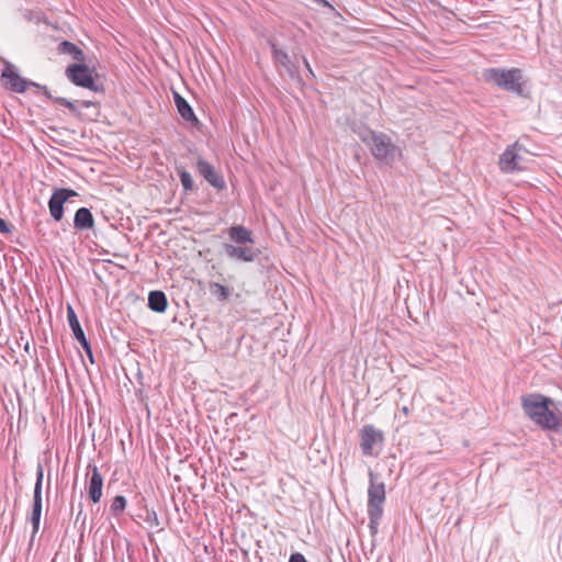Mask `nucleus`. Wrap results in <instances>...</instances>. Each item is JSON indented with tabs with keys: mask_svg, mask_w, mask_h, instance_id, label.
I'll return each instance as SVG.
<instances>
[{
	"mask_svg": "<svg viewBox=\"0 0 562 562\" xmlns=\"http://www.w3.org/2000/svg\"><path fill=\"white\" fill-rule=\"evenodd\" d=\"M552 404L551 398L541 394H528L521 397L525 414L546 430H557L560 427V418L550 409Z\"/></svg>",
	"mask_w": 562,
	"mask_h": 562,
	"instance_id": "1",
	"label": "nucleus"
},
{
	"mask_svg": "<svg viewBox=\"0 0 562 562\" xmlns=\"http://www.w3.org/2000/svg\"><path fill=\"white\" fill-rule=\"evenodd\" d=\"M483 79L503 90L521 95L524 92L522 71L519 68H487L482 72Z\"/></svg>",
	"mask_w": 562,
	"mask_h": 562,
	"instance_id": "2",
	"label": "nucleus"
},
{
	"mask_svg": "<svg viewBox=\"0 0 562 562\" xmlns=\"http://www.w3.org/2000/svg\"><path fill=\"white\" fill-rule=\"evenodd\" d=\"M361 140L370 147L372 156L379 161L390 164L401 156V149L386 134L370 131L361 136Z\"/></svg>",
	"mask_w": 562,
	"mask_h": 562,
	"instance_id": "3",
	"label": "nucleus"
},
{
	"mask_svg": "<svg viewBox=\"0 0 562 562\" xmlns=\"http://www.w3.org/2000/svg\"><path fill=\"white\" fill-rule=\"evenodd\" d=\"M370 486L368 488V516L370 528L375 529L383 514V504L385 502V485L383 482L374 481V473L369 472Z\"/></svg>",
	"mask_w": 562,
	"mask_h": 562,
	"instance_id": "4",
	"label": "nucleus"
},
{
	"mask_svg": "<svg viewBox=\"0 0 562 562\" xmlns=\"http://www.w3.org/2000/svg\"><path fill=\"white\" fill-rule=\"evenodd\" d=\"M528 151L518 143L506 148L498 160L499 169L503 172L512 173L527 168Z\"/></svg>",
	"mask_w": 562,
	"mask_h": 562,
	"instance_id": "5",
	"label": "nucleus"
},
{
	"mask_svg": "<svg viewBox=\"0 0 562 562\" xmlns=\"http://www.w3.org/2000/svg\"><path fill=\"white\" fill-rule=\"evenodd\" d=\"M92 72L93 70L90 69L85 63L71 64L65 70L66 77L74 85L92 90L94 92L102 91V87L95 83Z\"/></svg>",
	"mask_w": 562,
	"mask_h": 562,
	"instance_id": "6",
	"label": "nucleus"
},
{
	"mask_svg": "<svg viewBox=\"0 0 562 562\" xmlns=\"http://www.w3.org/2000/svg\"><path fill=\"white\" fill-rule=\"evenodd\" d=\"M359 435L362 454L367 457L378 456V452H374V446L382 443V431L378 430L372 425H366L360 429Z\"/></svg>",
	"mask_w": 562,
	"mask_h": 562,
	"instance_id": "7",
	"label": "nucleus"
},
{
	"mask_svg": "<svg viewBox=\"0 0 562 562\" xmlns=\"http://www.w3.org/2000/svg\"><path fill=\"white\" fill-rule=\"evenodd\" d=\"M77 195H78V193L72 189H66V188L56 189L53 192V194L48 201V209H49L50 216L57 222L60 221L64 216V204L70 198H74Z\"/></svg>",
	"mask_w": 562,
	"mask_h": 562,
	"instance_id": "8",
	"label": "nucleus"
},
{
	"mask_svg": "<svg viewBox=\"0 0 562 562\" xmlns=\"http://www.w3.org/2000/svg\"><path fill=\"white\" fill-rule=\"evenodd\" d=\"M2 78L5 80V87L13 92L23 93L30 86L38 87L35 82H32L21 77L14 69L13 65L7 64L2 70Z\"/></svg>",
	"mask_w": 562,
	"mask_h": 562,
	"instance_id": "9",
	"label": "nucleus"
},
{
	"mask_svg": "<svg viewBox=\"0 0 562 562\" xmlns=\"http://www.w3.org/2000/svg\"><path fill=\"white\" fill-rule=\"evenodd\" d=\"M222 247L228 258L237 261L251 262L257 257V251L249 245L225 243Z\"/></svg>",
	"mask_w": 562,
	"mask_h": 562,
	"instance_id": "10",
	"label": "nucleus"
},
{
	"mask_svg": "<svg viewBox=\"0 0 562 562\" xmlns=\"http://www.w3.org/2000/svg\"><path fill=\"white\" fill-rule=\"evenodd\" d=\"M198 172L214 188L223 190L225 188V180L217 173L214 167L203 158L196 161Z\"/></svg>",
	"mask_w": 562,
	"mask_h": 562,
	"instance_id": "11",
	"label": "nucleus"
},
{
	"mask_svg": "<svg viewBox=\"0 0 562 562\" xmlns=\"http://www.w3.org/2000/svg\"><path fill=\"white\" fill-rule=\"evenodd\" d=\"M88 468L91 471L88 486L89 497L93 503H98L102 497L103 477L95 464H89Z\"/></svg>",
	"mask_w": 562,
	"mask_h": 562,
	"instance_id": "12",
	"label": "nucleus"
},
{
	"mask_svg": "<svg viewBox=\"0 0 562 562\" xmlns=\"http://www.w3.org/2000/svg\"><path fill=\"white\" fill-rule=\"evenodd\" d=\"M229 244L249 245L255 244L254 234L250 229L243 225H234L227 229Z\"/></svg>",
	"mask_w": 562,
	"mask_h": 562,
	"instance_id": "13",
	"label": "nucleus"
},
{
	"mask_svg": "<svg viewBox=\"0 0 562 562\" xmlns=\"http://www.w3.org/2000/svg\"><path fill=\"white\" fill-rule=\"evenodd\" d=\"M74 227L78 231L91 229L94 227V218L91 211L87 207H80L75 213Z\"/></svg>",
	"mask_w": 562,
	"mask_h": 562,
	"instance_id": "14",
	"label": "nucleus"
},
{
	"mask_svg": "<svg viewBox=\"0 0 562 562\" xmlns=\"http://www.w3.org/2000/svg\"><path fill=\"white\" fill-rule=\"evenodd\" d=\"M173 99H175L177 110H178L179 114L181 115V117L183 120H186L187 122H190V123L196 125L199 123V121H198L192 108L187 102V100L183 97H181L178 92H173Z\"/></svg>",
	"mask_w": 562,
	"mask_h": 562,
	"instance_id": "15",
	"label": "nucleus"
},
{
	"mask_svg": "<svg viewBox=\"0 0 562 562\" xmlns=\"http://www.w3.org/2000/svg\"><path fill=\"white\" fill-rule=\"evenodd\" d=\"M148 306L151 311L162 313L168 306L167 296L162 291H151L148 295Z\"/></svg>",
	"mask_w": 562,
	"mask_h": 562,
	"instance_id": "16",
	"label": "nucleus"
},
{
	"mask_svg": "<svg viewBox=\"0 0 562 562\" xmlns=\"http://www.w3.org/2000/svg\"><path fill=\"white\" fill-rule=\"evenodd\" d=\"M58 52L61 54L71 55L72 58L77 61L76 64L85 63L86 55L81 48L75 45L71 42L63 41L58 45Z\"/></svg>",
	"mask_w": 562,
	"mask_h": 562,
	"instance_id": "17",
	"label": "nucleus"
},
{
	"mask_svg": "<svg viewBox=\"0 0 562 562\" xmlns=\"http://www.w3.org/2000/svg\"><path fill=\"white\" fill-rule=\"evenodd\" d=\"M67 319L76 339L85 335L83 329L81 328L79 319L76 315V312L71 305H68L67 307Z\"/></svg>",
	"mask_w": 562,
	"mask_h": 562,
	"instance_id": "18",
	"label": "nucleus"
},
{
	"mask_svg": "<svg viewBox=\"0 0 562 562\" xmlns=\"http://www.w3.org/2000/svg\"><path fill=\"white\" fill-rule=\"evenodd\" d=\"M42 484H43V468L41 464L36 471V482L34 486L33 506L42 507Z\"/></svg>",
	"mask_w": 562,
	"mask_h": 562,
	"instance_id": "19",
	"label": "nucleus"
},
{
	"mask_svg": "<svg viewBox=\"0 0 562 562\" xmlns=\"http://www.w3.org/2000/svg\"><path fill=\"white\" fill-rule=\"evenodd\" d=\"M210 291L213 295H215L220 301H226L228 300L229 295H231V290L229 288L221 284V283H216V282H213L210 284Z\"/></svg>",
	"mask_w": 562,
	"mask_h": 562,
	"instance_id": "20",
	"label": "nucleus"
},
{
	"mask_svg": "<svg viewBox=\"0 0 562 562\" xmlns=\"http://www.w3.org/2000/svg\"><path fill=\"white\" fill-rule=\"evenodd\" d=\"M127 501L124 496L117 495L112 499L110 512L113 516H120L126 508Z\"/></svg>",
	"mask_w": 562,
	"mask_h": 562,
	"instance_id": "21",
	"label": "nucleus"
},
{
	"mask_svg": "<svg viewBox=\"0 0 562 562\" xmlns=\"http://www.w3.org/2000/svg\"><path fill=\"white\" fill-rule=\"evenodd\" d=\"M273 59L278 65L283 66L288 71H291V61L289 55L276 46H273Z\"/></svg>",
	"mask_w": 562,
	"mask_h": 562,
	"instance_id": "22",
	"label": "nucleus"
},
{
	"mask_svg": "<svg viewBox=\"0 0 562 562\" xmlns=\"http://www.w3.org/2000/svg\"><path fill=\"white\" fill-rule=\"evenodd\" d=\"M178 175H179V178H180L183 189L186 191L192 190L194 182H193L191 173L189 171H187L186 169L181 168L178 170Z\"/></svg>",
	"mask_w": 562,
	"mask_h": 562,
	"instance_id": "23",
	"label": "nucleus"
},
{
	"mask_svg": "<svg viewBox=\"0 0 562 562\" xmlns=\"http://www.w3.org/2000/svg\"><path fill=\"white\" fill-rule=\"evenodd\" d=\"M42 516V507L32 506V513H31V524L33 527V536L40 529V521Z\"/></svg>",
	"mask_w": 562,
	"mask_h": 562,
	"instance_id": "24",
	"label": "nucleus"
},
{
	"mask_svg": "<svg viewBox=\"0 0 562 562\" xmlns=\"http://www.w3.org/2000/svg\"><path fill=\"white\" fill-rule=\"evenodd\" d=\"M78 342L81 345V347L83 348V350L87 352V355L89 356V358L92 360V350H91V346L89 344V341L87 340L86 338V335L81 336L80 338L77 339Z\"/></svg>",
	"mask_w": 562,
	"mask_h": 562,
	"instance_id": "25",
	"label": "nucleus"
},
{
	"mask_svg": "<svg viewBox=\"0 0 562 562\" xmlns=\"http://www.w3.org/2000/svg\"><path fill=\"white\" fill-rule=\"evenodd\" d=\"M289 562H307L305 557L302 553H293L291 554Z\"/></svg>",
	"mask_w": 562,
	"mask_h": 562,
	"instance_id": "26",
	"label": "nucleus"
},
{
	"mask_svg": "<svg viewBox=\"0 0 562 562\" xmlns=\"http://www.w3.org/2000/svg\"><path fill=\"white\" fill-rule=\"evenodd\" d=\"M0 233L8 234L10 233L9 224L0 217Z\"/></svg>",
	"mask_w": 562,
	"mask_h": 562,
	"instance_id": "27",
	"label": "nucleus"
},
{
	"mask_svg": "<svg viewBox=\"0 0 562 562\" xmlns=\"http://www.w3.org/2000/svg\"><path fill=\"white\" fill-rule=\"evenodd\" d=\"M53 99L54 102L60 104V105H64L66 106V104H68L70 101L66 98H61V97H50Z\"/></svg>",
	"mask_w": 562,
	"mask_h": 562,
	"instance_id": "28",
	"label": "nucleus"
},
{
	"mask_svg": "<svg viewBox=\"0 0 562 562\" xmlns=\"http://www.w3.org/2000/svg\"><path fill=\"white\" fill-rule=\"evenodd\" d=\"M66 108L69 109V111H71L74 114H78L79 113L77 106L71 101L68 104H66Z\"/></svg>",
	"mask_w": 562,
	"mask_h": 562,
	"instance_id": "29",
	"label": "nucleus"
},
{
	"mask_svg": "<svg viewBox=\"0 0 562 562\" xmlns=\"http://www.w3.org/2000/svg\"><path fill=\"white\" fill-rule=\"evenodd\" d=\"M303 61H304L305 68H307V70H308L310 72H312V68H311L310 63L307 61V59H306V58H304V59H303Z\"/></svg>",
	"mask_w": 562,
	"mask_h": 562,
	"instance_id": "30",
	"label": "nucleus"
},
{
	"mask_svg": "<svg viewBox=\"0 0 562 562\" xmlns=\"http://www.w3.org/2000/svg\"><path fill=\"white\" fill-rule=\"evenodd\" d=\"M81 105L85 108H89L90 105H92V102L91 101H82Z\"/></svg>",
	"mask_w": 562,
	"mask_h": 562,
	"instance_id": "31",
	"label": "nucleus"
},
{
	"mask_svg": "<svg viewBox=\"0 0 562 562\" xmlns=\"http://www.w3.org/2000/svg\"><path fill=\"white\" fill-rule=\"evenodd\" d=\"M402 411H403V413H404L405 415H408V408H407V407H403V409H402Z\"/></svg>",
	"mask_w": 562,
	"mask_h": 562,
	"instance_id": "32",
	"label": "nucleus"
},
{
	"mask_svg": "<svg viewBox=\"0 0 562 562\" xmlns=\"http://www.w3.org/2000/svg\"><path fill=\"white\" fill-rule=\"evenodd\" d=\"M153 516H154V518H151V521H156L157 522V515H156V513H153Z\"/></svg>",
	"mask_w": 562,
	"mask_h": 562,
	"instance_id": "33",
	"label": "nucleus"
},
{
	"mask_svg": "<svg viewBox=\"0 0 562 562\" xmlns=\"http://www.w3.org/2000/svg\"><path fill=\"white\" fill-rule=\"evenodd\" d=\"M153 516H154V518H151V521H156L157 522V515H156V513H153Z\"/></svg>",
	"mask_w": 562,
	"mask_h": 562,
	"instance_id": "34",
	"label": "nucleus"
}]
</instances>
